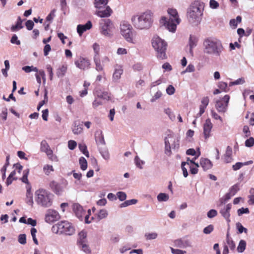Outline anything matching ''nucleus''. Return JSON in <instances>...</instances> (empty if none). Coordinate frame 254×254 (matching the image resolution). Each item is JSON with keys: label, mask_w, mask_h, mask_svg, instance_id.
I'll use <instances>...</instances> for the list:
<instances>
[{"label": "nucleus", "mask_w": 254, "mask_h": 254, "mask_svg": "<svg viewBox=\"0 0 254 254\" xmlns=\"http://www.w3.org/2000/svg\"><path fill=\"white\" fill-rule=\"evenodd\" d=\"M35 199L39 205L48 207L52 204L53 195L45 189H39L35 192Z\"/></svg>", "instance_id": "5"}, {"label": "nucleus", "mask_w": 254, "mask_h": 254, "mask_svg": "<svg viewBox=\"0 0 254 254\" xmlns=\"http://www.w3.org/2000/svg\"><path fill=\"white\" fill-rule=\"evenodd\" d=\"M99 28L102 35L109 37L112 36L114 25L110 19H104L101 20L99 23Z\"/></svg>", "instance_id": "11"}, {"label": "nucleus", "mask_w": 254, "mask_h": 254, "mask_svg": "<svg viewBox=\"0 0 254 254\" xmlns=\"http://www.w3.org/2000/svg\"><path fill=\"white\" fill-rule=\"evenodd\" d=\"M232 205L231 203H229L225 206L223 208H221L220 213L222 216L229 223L230 222V211L231 209Z\"/></svg>", "instance_id": "18"}, {"label": "nucleus", "mask_w": 254, "mask_h": 254, "mask_svg": "<svg viewBox=\"0 0 254 254\" xmlns=\"http://www.w3.org/2000/svg\"><path fill=\"white\" fill-rule=\"evenodd\" d=\"M120 32L125 39L128 43L136 44V32L133 30L132 26L127 22L124 21L120 24Z\"/></svg>", "instance_id": "6"}, {"label": "nucleus", "mask_w": 254, "mask_h": 254, "mask_svg": "<svg viewBox=\"0 0 254 254\" xmlns=\"http://www.w3.org/2000/svg\"><path fill=\"white\" fill-rule=\"evenodd\" d=\"M253 163L252 161H249L245 162H237L232 166V169L234 171H237L244 166L248 165Z\"/></svg>", "instance_id": "31"}, {"label": "nucleus", "mask_w": 254, "mask_h": 254, "mask_svg": "<svg viewBox=\"0 0 254 254\" xmlns=\"http://www.w3.org/2000/svg\"><path fill=\"white\" fill-rule=\"evenodd\" d=\"M22 21L20 17L18 18L17 21L15 25L11 27V30L13 32L18 31L23 28L22 25Z\"/></svg>", "instance_id": "35"}, {"label": "nucleus", "mask_w": 254, "mask_h": 254, "mask_svg": "<svg viewBox=\"0 0 254 254\" xmlns=\"http://www.w3.org/2000/svg\"><path fill=\"white\" fill-rule=\"evenodd\" d=\"M95 97L100 99L107 101L110 99V94L107 91H102L101 90H96L94 92Z\"/></svg>", "instance_id": "21"}, {"label": "nucleus", "mask_w": 254, "mask_h": 254, "mask_svg": "<svg viewBox=\"0 0 254 254\" xmlns=\"http://www.w3.org/2000/svg\"><path fill=\"white\" fill-rule=\"evenodd\" d=\"M198 41V38L193 35H190L189 38V53L191 56H193V49L195 48Z\"/></svg>", "instance_id": "16"}, {"label": "nucleus", "mask_w": 254, "mask_h": 254, "mask_svg": "<svg viewBox=\"0 0 254 254\" xmlns=\"http://www.w3.org/2000/svg\"><path fill=\"white\" fill-rule=\"evenodd\" d=\"M79 150L82 153L85 155L87 157H89V153L87 149L86 144L84 143H81L78 144Z\"/></svg>", "instance_id": "38"}, {"label": "nucleus", "mask_w": 254, "mask_h": 254, "mask_svg": "<svg viewBox=\"0 0 254 254\" xmlns=\"http://www.w3.org/2000/svg\"><path fill=\"white\" fill-rule=\"evenodd\" d=\"M75 64L77 67L85 70L90 67V63L87 58L79 57L75 61Z\"/></svg>", "instance_id": "15"}, {"label": "nucleus", "mask_w": 254, "mask_h": 254, "mask_svg": "<svg viewBox=\"0 0 254 254\" xmlns=\"http://www.w3.org/2000/svg\"><path fill=\"white\" fill-rule=\"evenodd\" d=\"M108 215L107 211L105 209H102L98 211L95 215V219L97 221H99L101 220L106 218Z\"/></svg>", "instance_id": "28"}, {"label": "nucleus", "mask_w": 254, "mask_h": 254, "mask_svg": "<svg viewBox=\"0 0 254 254\" xmlns=\"http://www.w3.org/2000/svg\"><path fill=\"white\" fill-rule=\"evenodd\" d=\"M93 59L96 65V70L98 71H103L104 68L103 65L101 64L99 57H94Z\"/></svg>", "instance_id": "34"}, {"label": "nucleus", "mask_w": 254, "mask_h": 254, "mask_svg": "<svg viewBox=\"0 0 254 254\" xmlns=\"http://www.w3.org/2000/svg\"><path fill=\"white\" fill-rule=\"evenodd\" d=\"M233 195L230 192L227 193L223 197L219 199L220 204L225 203L228 200H229L232 196Z\"/></svg>", "instance_id": "49"}, {"label": "nucleus", "mask_w": 254, "mask_h": 254, "mask_svg": "<svg viewBox=\"0 0 254 254\" xmlns=\"http://www.w3.org/2000/svg\"><path fill=\"white\" fill-rule=\"evenodd\" d=\"M92 48L93 49L94 52V57H99V53H100V45L97 43H94L92 45Z\"/></svg>", "instance_id": "54"}, {"label": "nucleus", "mask_w": 254, "mask_h": 254, "mask_svg": "<svg viewBox=\"0 0 254 254\" xmlns=\"http://www.w3.org/2000/svg\"><path fill=\"white\" fill-rule=\"evenodd\" d=\"M95 139L98 145H105L106 142L104 139L103 132L101 130L97 131L95 134Z\"/></svg>", "instance_id": "24"}, {"label": "nucleus", "mask_w": 254, "mask_h": 254, "mask_svg": "<svg viewBox=\"0 0 254 254\" xmlns=\"http://www.w3.org/2000/svg\"><path fill=\"white\" fill-rule=\"evenodd\" d=\"M61 218L59 212L53 209H49L47 210L45 216V220L48 223H52L59 220Z\"/></svg>", "instance_id": "13"}, {"label": "nucleus", "mask_w": 254, "mask_h": 254, "mask_svg": "<svg viewBox=\"0 0 254 254\" xmlns=\"http://www.w3.org/2000/svg\"><path fill=\"white\" fill-rule=\"evenodd\" d=\"M152 45L156 52V56L160 60L166 59V50L167 44L166 42L158 36H154L152 39Z\"/></svg>", "instance_id": "7"}, {"label": "nucleus", "mask_w": 254, "mask_h": 254, "mask_svg": "<svg viewBox=\"0 0 254 254\" xmlns=\"http://www.w3.org/2000/svg\"><path fill=\"white\" fill-rule=\"evenodd\" d=\"M198 167L199 165L198 163H195L193 160H190V162L189 163V168L191 174L193 175L197 174L198 172Z\"/></svg>", "instance_id": "30"}, {"label": "nucleus", "mask_w": 254, "mask_h": 254, "mask_svg": "<svg viewBox=\"0 0 254 254\" xmlns=\"http://www.w3.org/2000/svg\"><path fill=\"white\" fill-rule=\"evenodd\" d=\"M37 233V230L34 228H32L31 229V234L34 243L36 245H38V241L36 237V233Z\"/></svg>", "instance_id": "63"}, {"label": "nucleus", "mask_w": 254, "mask_h": 254, "mask_svg": "<svg viewBox=\"0 0 254 254\" xmlns=\"http://www.w3.org/2000/svg\"><path fill=\"white\" fill-rule=\"evenodd\" d=\"M239 190V184L237 183L230 188L229 192L234 196Z\"/></svg>", "instance_id": "52"}, {"label": "nucleus", "mask_w": 254, "mask_h": 254, "mask_svg": "<svg viewBox=\"0 0 254 254\" xmlns=\"http://www.w3.org/2000/svg\"><path fill=\"white\" fill-rule=\"evenodd\" d=\"M146 240H151L155 239L158 237V234L156 232L146 233L144 235Z\"/></svg>", "instance_id": "48"}, {"label": "nucleus", "mask_w": 254, "mask_h": 254, "mask_svg": "<svg viewBox=\"0 0 254 254\" xmlns=\"http://www.w3.org/2000/svg\"><path fill=\"white\" fill-rule=\"evenodd\" d=\"M200 165L202 168L203 170L206 171L212 167L213 164L209 159L201 158L200 159Z\"/></svg>", "instance_id": "23"}, {"label": "nucleus", "mask_w": 254, "mask_h": 254, "mask_svg": "<svg viewBox=\"0 0 254 254\" xmlns=\"http://www.w3.org/2000/svg\"><path fill=\"white\" fill-rule=\"evenodd\" d=\"M22 70L26 73H29L31 71L38 72V69L36 67L32 66H25L22 67Z\"/></svg>", "instance_id": "50"}, {"label": "nucleus", "mask_w": 254, "mask_h": 254, "mask_svg": "<svg viewBox=\"0 0 254 254\" xmlns=\"http://www.w3.org/2000/svg\"><path fill=\"white\" fill-rule=\"evenodd\" d=\"M87 243V233L85 231L82 230L78 234L77 244Z\"/></svg>", "instance_id": "29"}, {"label": "nucleus", "mask_w": 254, "mask_h": 254, "mask_svg": "<svg viewBox=\"0 0 254 254\" xmlns=\"http://www.w3.org/2000/svg\"><path fill=\"white\" fill-rule=\"evenodd\" d=\"M181 167L183 171V176L185 178L188 176V172L187 168H189V162H182L181 164Z\"/></svg>", "instance_id": "37"}, {"label": "nucleus", "mask_w": 254, "mask_h": 254, "mask_svg": "<svg viewBox=\"0 0 254 254\" xmlns=\"http://www.w3.org/2000/svg\"><path fill=\"white\" fill-rule=\"evenodd\" d=\"M79 163L81 170H85L87 169V162L84 157H81L79 159Z\"/></svg>", "instance_id": "47"}, {"label": "nucleus", "mask_w": 254, "mask_h": 254, "mask_svg": "<svg viewBox=\"0 0 254 254\" xmlns=\"http://www.w3.org/2000/svg\"><path fill=\"white\" fill-rule=\"evenodd\" d=\"M229 100V95H226L223 98L216 101L215 106L218 112L224 113L227 111Z\"/></svg>", "instance_id": "12"}, {"label": "nucleus", "mask_w": 254, "mask_h": 254, "mask_svg": "<svg viewBox=\"0 0 254 254\" xmlns=\"http://www.w3.org/2000/svg\"><path fill=\"white\" fill-rule=\"evenodd\" d=\"M18 242L22 245H25L26 243V236L25 234H20L18 238Z\"/></svg>", "instance_id": "61"}, {"label": "nucleus", "mask_w": 254, "mask_h": 254, "mask_svg": "<svg viewBox=\"0 0 254 254\" xmlns=\"http://www.w3.org/2000/svg\"><path fill=\"white\" fill-rule=\"evenodd\" d=\"M51 149L50 146L45 140H43L41 141L40 144V150L42 152L46 153L49 150Z\"/></svg>", "instance_id": "36"}, {"label": "nucleus", "mask_w": 254, "mask_h": 254, "mask_svg": "<svg viewBox=\"0 0 254 254\" xmlns=\"http://www.w3.org/2000/svg\"><path fill=\"white\" fill-rule=\"evenodd\" d=\"M26 201L28 205L32 206L33 204V194L30 189L27 190Z\"/></svg>", "instance_id": "42"}, {"label": "nucleus", "mask_w": 254, "mask_h": 254, "mask_svg": "<svg viewBox=\"0 0 254 254\" xmlns=\"http://www.w3.org/2000/svg\"><path fill=\"white\" fill-rule=\"evenodd\" d=\"M112 13V9L109 6H108L106 7L105 10L97 11L96 14L99 17L103 18L109 17Z\"/></svg>", "instance_id": "27"}, {"label": "nucleus", "mask_w": 254, "mask_h": 254, "mask_svg": "<svg viewBox=\"0 0 254 254\" xmlns=\"http://www.w3.org/2000/svg\"><path fill=\"white\" fill-rule=\"evenodd\" d=\"M53 233L71 236L75 232L72 224L66 221H62L54 225L52 228Z\"/></svg>", "instance_id": "8"}, {"label": "nucleus", "mask_w": 254, "mask_h": 254, "mask_svg": "<svg viewBox=\"0 0 254 254\" xmlns=\"http://www.w3.org/2000/svg\"><path fill=\"white\" fill-rule=\"evenodd\" d=\"M99 150L102 157L106 160L110 159V154L108 149L105 147L104 148L99 147Z\"/></svg>", "instance_id": "33"}, {"label": "nucleus", "mask_w": 254, "mask_h": 254, "mask_svg": "<svg viewBox=\"0 0 254 254\" xmlns=\"http://www.w3.org/2000/svg\"><path fill=\"white\" fill-rule=\"evenodd\" d=\"M81 250L87 254H89L91 253V250L89 246L86 244V243H82L78 245Z\"/></svg>", "instance_id": "56"}, {"label": "nucleus", "mask_w": 254, "mask_h": 254, "mask_svg": "<svg viewBox=\"0 0 254 254\" xmlns=\"http://www.w3.org/2000/svg\"><path fill=\"white\" fill-rule=\"evenodd\" d=\"M167 12L169 15V18L168 19L166 17H162L160 22L170 32L174 33L176 30L177 26L181 22V19L176 9L169 8L167 10Z\"/></svg>", "instance_id": "3"}, {"label": "nucleus", "mask_w": 254, "mask_h": 254, "mask_svg": "<svg viewBox=\"0 0 254 254\" xmlns=\"http://www.w3.org/2000/svg\"><path fill=\"white\" fill-rule=\"evenodd\" d=\"M72 210L75 216L80 220H83V216H85V222L86 223L89 224L92 220L94 219V217H91L90 219V215L91 214V210H88V214H86L85 211L83 207L78 203H74L72 205Z\"/></svg>", "instance_id": "10"}, {"label": "nucleus", "mask_w": 254, "mask_h": 254, "mask_svg": "<svg viewBox=\"0 0 254 254\" xmlns=\"http://www.w3.org/2000/svg\"><path fill=\"white\" fill-rule=\"evenodd\" d=\"M108 0H95V6L97 8H101L107 5Z\"/></svg>", "instance_id": "39"}, {"label": "nucleus", "mask_w": 254, "mask_h": 254, "mask_svg": "<svg viewBox=\"0 0 254 254\" xmlns=\"http://www.w3.org/2000/svg\"><path fill=\"white\" fill-rule=\"evenodd\" d=\"M180 138L174 134H170L165 139V153L168 155L171 154V147L173 149H178L179 148Z\"/></svg>", "instance_id": "9"}, {"label": "nucleus", "mask_w": 254, "mask_h": 254, "mask_svg": "<svg viewBox=\"0 0 254 254\" xmlns=\"http://www.w3.org/2000/svg\"><path fill=\"white\" fill-rule=\"evenodd\" d=\"M226 243L227 245H225V246H228V248H230L231 251H234L236 248V245L233 240L229 237L228 233L227 234Z\"/></svg>", "instance_id": "32"}, {"label": "nucleus", "mask_w": 254, "mask_h": 254, "mask_svg": "<svg viewBox=\"0 0 254 254\" xmlns=\"http://www.w3.org/2000/svg\"><path fill=\"white\" fill-rule=\"evenodd\" d=\"M242 21V17L240 16H237L236 19H233L230 21V25L233 28H236L239 23Z\"/></svg>", "instance_id": "40"}, {"label": "nucleus", "mask_w": 254, "mask_h": 254, "mask_svg": "<svg viewBox=\"0 0 254 254\" xmlns=\"http://www.w3.org/2000/svg\"><path fill=\"white\" fill-rule=\"evenodd\" d=\"M212 127L213 124L210 119H206L203 125V134L205 140H207L211 136Z\"/></svg>", "instance_id": "14"}, {"label": "nucleus", "mask_w": 254, "mask_h": 254, "mask_svg": "<svg viewBox=\"0 0 254 254\" xmlns=\"http://www.w3.org/2000/svg\"><path fill=\"white\" fill-rule=\"evenodd\" d=\"M45 153L50 160L55 162L59 161L58 157L53 154V151L52 149L49 150V151Z\"/></svg>", "instance_id": "45"}, {"label": "nucleus", "mask_w": 254, "mask_h": 254, "mask_svg": "<svg viewBox=\"0 0 254 254\" xmlns=\"http://www.w3.org/2000/svg\"><path fill=\"white\" fill-rule=\"evenodd\" d=\"M245 82V81L244 78H240L234 81L230 82L229 83V86H232L235 85L243 84Z\"/></svg>", "instance_id": "58"}, {"label": "nucleus", "mask_w": 254, "mask_h": 254, "mask_svg": "<svg viewBox=\"0 0 254 254\" xmlns=\"http://www.w3.org/2000/svg\"><path fill=\"white\" fill-rule=\"evenodd\" d=\"M224 161L226 163H229L232 162V149L231 147L228 146L226 148L225 153L223 156Z\"/></svg>", "instance_id": "25"}, {"label": "nucleus", "mask_w": 254, "mask_h": 254, "mask_svg": "<svg viewBox=\"0 0 254 254\" xmlns=\"http://www.w3.org/2000/svg\"><path fill=\"white\" fill-rule=\"evenodd\" d=\"M175 245L181 248H186L191 247L190 241L187 238H182L175 241Z\"/></svg>", "instance_id": "19"}, {"label": "nucleus", "mask_w": 254, "mask_h": 254, "mask_svg": "<svg viewBox=\"0 0 254 254\" xmlns=\"http://www.w3.org/2000/svg\"><path fill=\"white\" fill-rule=\"evenodd\" d=\"M203 52L209 55L220 58L222 55L224 48L220 40L212 37L204 39L203 42Z\"/></svg>", "instance_id": "2"}, {"label": "nucleus", "mask_w": 254, "mask_h": 254, "mask_svg": "<svg viewBox=\"0 0 254 254\" xmlns=\"http://www.w3.org/2000/svg\"><path fill=\"white\" fill-rule=\"evenodd\" d=\"M123 73L122 66L117 64L115 66V71L113 74V79L114 81H118Z\"/></svg>", "instance_id": "22"}, {"label": "nucleus", "mask_w": 254, "mask_h": 254, "mask_svg": "<svg viewBox=\"0 0 254 254\" xmlns=\"http://www.w3.org/2000/svg\"><path fill=\"white\" fill-rule=\"evenodd\" d=\"M250 194L248 196V203L250 205L254 204V188H251L250 190Z\"/></svg>", "instance_id": "51"}, {"label": "nucleus", "mask_w": 254, "mask_h": 254, "mask_svg": "<svg viewBox=\"0 0 254 254\" xmlns=\"http://www.w3.org/2000/svg\"><path fill=\"white\" fill-rule=\"evenodd\" d=\"M219 4L215 0H210L209 1V7L211 9H217L219 7Z\"/></svg>", "instance_id": "64"}, {"label": "nucleus", "mask_w": 254, "mask_h": 254, "mask_svg": "<svg viewBox=\"0 0 254 254\" xmlns=\"http://www.w3.org/2000/svg\"><path fill=\"white\" fill-rule=\"evenodd\" d=\"M92 27V22L90 21H88L85 24H79L77 26V32L78 35L81 36L83 33L90 29Z\"/></svg>", "instance_id": "17"}, {"label": "nucleus", "mask_w": 254, "mask_h": 254, "mask_svg": "<svg viewBox=\"0 0 254 254\" xmlns=\"http://www.w3.org/2000/svg\"><path fill=\"white\" fill-rule=\"evenodd\" d=\"M72 130L74 134H79L82 133L83 128L79 121L77 120L74 122L72 125Z\"/></svg>", "instance_id": "26"}, {"label": "nucleus", "mask_w": 254, "mask_h": 254, "mask_svg": "<svg viewBox=\"0 0 254 254\" xmlns=\"http://www.w3.org/2000/svg\"><path fill=\"white\" fill-rule=\"evenodd\" d=\"M157 198L159 202L167 201L169 198V196L165 193H160L158 194Z\"/></svg>", "instance_id": "44"}, {"label": "nucleus", "mask_w": 254, "mask_h": 254, "mask_svg": "<svg viewBox=\"0 0 254 254\" xmlns=\"http://www.w3.org/2000/svg\"><path fill=\"white\" fill-rule=\"evenodd\" d=\"M245 146L248 147H251L254 145V138L250 137L245 141Z\"/></svg>", "instance_id": "62"}, {"label": "nucleus", "mask_w": 254, "mask_h": 254, "mask_svg": "<svg viewBox=\"0 0 254 254\" xmlns=\"http://www.w3.org/2000/svg\"><path fill=\"white\" fill-rule=\"evenodd\" d=\"M134 162L136 166L140 169H142V165L145 163V162L141 160L138 156L135 157Z\"/></svg>", "instance_id": "53"}, {"label": "nucleus", "mask_w": 254, "mask_h": 254, "mask_svg": "<svg viewBox=\"0 0 254 254\" xmlns=\"http://www.w3.org/2000/svg\"><path fill=\"white\" fill-rule=\"evenodd\" d=\"M152 13L148 10L132 15L130 20L132 25L136 29L146 30L152 25Z\"/></svg>", "instance_id": "1"}, {"label": "nucleus", "mask_w": 254, "mask_h": 254, "mask_svg": "<svg viewBox=\"0 0 254 254\" xmlns=\"http://www.w3.org/2000/svg\"><path fill=\"white\" fill-rule=\"evenodd\" d=\"M203 7V2L199 0L193 1L187 10V16L192 22H199L203 14L201 9Z\"/></svg>", "instance_id": "4"}, {"label": "nucleus", "mask_w": 254, "mask_h": 254, "mask_svg": "<svg viewBox=\"0 0 254 254\" xmlns=\"http://www.w3.org/2000/svg\"><path fill=\"white\" fill-rule=\"evenodd\" d=\"M195 68L194 65L192 64H189L186 68V69L181 72V74L183 75L185 74L186 72H193Z\"/></svg>", "instance_id": "59"}, {"label": "nucleus", "mask_w": 254, "mask_h": 254, "mask_svg": "<svg viewBox=\"0 0 254 254\" xmlns=\"http://www.w3.org/2000/svg\"><path fill=\"white\" fill-rule=\"evenodd\" d=\"M236 227L238 230L239 233L241 234L243 232L245 233H247V229L243 227V226L240 223H237L236 224Z\"/></svg>", "instance_id": "60"}, {"label": "nucleus", "mask_w": 254, "mask_h": 254, "mask_svg": "<svg viewBox=\"0 0 254 254\" xmlns=\"http://www.w3.org/2000/svg\"><path fill=\"white\" fill-rule=\"evenodd\" d=\"M218 86L221 90L225 92H227L229 90V89L228 87L227 83L225 82H219L218 83Z\"/></svg>", "instance_id": "55"}, {"label": "nucleus", "mask_w": 254, "mask_h": 254, "mask_svg": "<svg viewBox=\"0 0 254 254\" xmlns=\"http://www.w3.org/2000/svg\"><path fill=\"white\" fill-rule=\"evenodd\" d=\"M50 187L52 190L57 194H61L64 191V187L61 184L55 181H52L50 183Z\"/></svg>", "instance_id": "20"}, {"label": "nucleus", "mask_w": 254, "mask_h": 254, "mask_svg": "<svg viewBox=\"0 0 254 254\" xmlns=\"http://www.w3.org/2000/svg\"><path fill=\"white\" fill-rule=\"evenodd\" d=\"M67 70V67L65 65H62L61 67H60L57 70V75L59 77H63Z\"/></svg>", "instance_id": "43"}, {"label": "nucleus", "mask_w": 254, "mask_h": 254, "mask_svg": "<svg viewBox=\"0 0 254 254\" xmlns=\"http://www.w3.org/2000/svg\"><path fill=\"white\" fill-rule=\"evenodd\" d=\"M43 171L46 175H49L50 173L51 172H53L54 170L52 165H45L43 167Z\"/></svg>", "instance_id": "57"}, {"label": "nucleus", "mask_w": 254, "mask_h": 254, "mask_svg": "<svg viewBox=\"0 0 254 254\" xmlns=\"http://www.w3.org/2000/svg\"><path fill=\"white\" fill-rule=\"evenodd\" d=\"M246 248V242L245 240H241L240 241L237 250L239 253H242L244 252Z\"/></svg>", "instance_id": "41"}, {"label": "nucleus", "mask_w": 254, "mask_h": 254, "mask_svg": "<svg viewBox=\"0 0 254 254\" xmlns=\"http://www.w3.org/2000/svg\"><path fill=\"white\" fill-rule=\"evenodd\" d=\"M164 112L168 115V117L172 121H174L175 120L176 116L171 109L169 108H166L164 109Z\"/></svg>", "instance_id": "46"}]
</instances>
